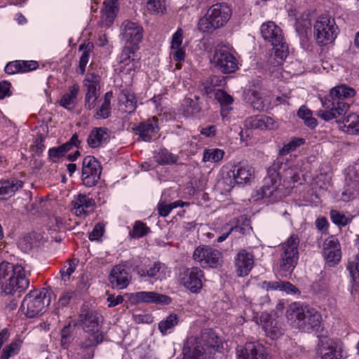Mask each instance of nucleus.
<instances>
[{
    "label": "nucleus",
    "mask_w": 359,
    "mask_h": 359,
    "mask_svg": "<svg viewBox=\"0 0 359 359\" xmlns=\"http://www.w3.org/2000/svg\"><path fill=\"white\" fill-rule=\"evenodd\" d=\"M355 91L353 88L347 87L346 85H341L331 89L330 95L322 100L323 106L327 110H320L318 116L322 119L328 121L334 118L346 115L349 104L344 100L346 98L355 95Z\"/></svg>",
    "instance_id": "f257e3e1"
},
{
    "label": "nucleus",
    "mask_w": 359,
    "mask_h": 359,
    "mask_svg": "<svg viewBox=\"0 0 359 359\" xmlns=\"http://www.w3.org/2000/svg\"><path fill=\"white\" fill-rule=\"evenodd\" d=\"M2 279L5 280V283H2V289L6 294L23 292L29 285L24 268L21 265H14L7 262L0 264V280Z\"/></svg>",
    "instance_id": "f03ea898"
},
{
    "label": "nucleus",
    "mask_w": 359,
    "mask_h": 359,
    "mask_svg": "<svg viewBox=\"0 0 359 359\" xmlns=\"http://www.w3.org/2000/svg\"><path fill=\"white\" fill-rule=\"evenodd\" d=\"M286 316L289 320L296 323L304 332H310L318 330L320 325L321 315L317 311L307 306H299L297 303L290 306Z\"/></svg>",
    "instance_id": "7ed1b4c3"
},
{
    "label": "nucleus",
    "mask_w": 359,
    "mask_h": 359,
    "mask_svg": "<svg viewBox=\"0 0 359 359\" xmlns=\"http://www.w3.org/2000/svg\"><path fill=\"white\" fill-rule=\"evenodd\" d=\"M232 11L226 3H217L212 5L205 17L198 22V29L203 32H211L224 26L231 18Z\"/></svg>",
    "instance_id": "20e7f679"
},
{
    "label": "nucleus",
    "mask_w": 359,
    "mask_h": 359,
    "mask_svg": "<svg viewBox=\"0 0 359 359\" xmlns=\"http://www.w3.org/2000/svg\"><path fill=\"white\" fill-rule=\"evenodd\" d=\"M50 302V297L46 289L34 290L25 297L21 309L27 318H35L44 313Z\"/></svg>",
    "instance_id": "39448f33"
},
{
    "label": "nucleus",
    "mask_w": 359,
    "mask_h": 359,
    "mask_svg": "<svg viewBox=\"0 0 359 359\" xmlns=\"http://www.w3.org/2000/svg\"><path fill=\"white\" fill-rule=\"evenodd\" d=\"M299 244L298 236L292 234L281 245L279 271L285 276L290 275L297 264Z\"/></svg>",
    "instance_id": "423d86ee"
},
{
    "label": "nucleus",
    "mask_w": 359,
    "mask_h": 359,
    "mask_svg": "<svg viewBox=\"0 0 359 359\" xmlns=\"http://www.w3.org/2000/svg\"><path fill=\"white\" fill-rule=\"evenodd\" d=\"M261 34L265 41L271 43L275 55L284 60L288 55V46L283 41L281 29L273 22H264L261 26Z\"/></svg>",
    "instance_id": "0eeeda50"
},
{
    "label": "nucleus",
    "mask_w": 359,
    "mask_h": 359,
    "mask_svg": "<svg viewBox=\"0 0 359 359\" xmlns=\"http://www.w3.org/2000/svg\"><path fill=\"white\" fill-rule=\"evenodd\" d=\"M337 27L334 20L327 15L318 18L314 25V36L320 45H327L332 43L337 36Z\"/></svg>",
    "instance_id": "6e6552de"
},
{
    "label": "nucleus",
    "mask_w": 359,
    "mask_h": 359,
    "mask_svg": "<svg viewBox=\"0 0 359 359\" xmlns=\"http://www.w3.org/2000/svg\"><path fill=\"white\" fill-rule=\"evenodd\" d=\"M193 259L203 268H217L223 262L222 252L209 245L196 248L193 253Z\"/></svg>",
    "instance_id": "1a4fd4ad"
},
{
    "label": "nucleus",
    "mask_w": 359,
    "mask_h": 359,
    "mask_svg": "<svg viewBox=\"0 0 359 359\" xmlns=\"http://www.w3.org/2000/svg\"><path fill=\"white\" fill-rule=\"evenodd\" d=\"M100 163L92 156H87L83 159L81 179L86 187L95 186L100 179L102 172Z\"/></svg>",
    "instance_id": "9d476101"
},
{
    "label": "nucleus",
    "mask_w": 359,
    "mask_h": 359,
    "mask_svg": "<svg viewBox=\"0 0 359 359\" xmlns=\"http://www.w3.org/2000/svg\"><path fill=\"white\" fill-rule=\"evenodd\" d=\"M79 325L85 332L101 331L100 328L103 322V317L97 311L82 308L79 316Z\"/></svg>",
    "instance_id": "9b49d317"
},
{
    "label": "nucleus",
    "mask_w": 359,
    "mask_h": 359,
    "mask_svg": "<svg viewBox=\"0 0 359 359\" xmlns=\"http://www.w3.org/2000/svg\"><path fill=\"white\" fill-rule=\"evenodd\" d=\"M211 62L215 68L224 74L234 72L238 69L237 60L225 49H216Z\"/></svg>",
    "instance_id": "f8f14e48"
},
{
    "label": "nucleus",
    "mask_w": 359,
    "mask_h": 359,
    "mask_svg": "<svg viewBox=\"0 0 359 359\" xmlns=\"http://www.w3.org/2000/svg\"><path fill=\"white\" fill-rule=\"evenodd\" d=\"M86 333L87 334L78 342V347L83 353L84 359H93L95 356V350L102 343L104 335L102 331Z\"/></svg>",
    "instance_id": "ddd939ff"
},
{
    "label": "nucleus",
    "mask_w": 359,
    "mask_h": 359,
    "mask_svg": "<svg viewBox=\"0 0 359 359\" xmlns=\"http://www.w3.org/2000/svg\"><path fill=\"white\" fill-rule=\"evenodd\" d=\"M231 172L233 178L229 175L223 181L229 182L228 187H224V190L226 191H230L235 184L243 185L250 182L254 171L250 165L238 163L233 166Z\"/></svg>",
    "instance_id": "4468645a"
},
{
    "label": "nucleus",
    "mask_w": 359,
    "mask_h": 359,
    "mask_svg": "<svg viewBox=\"0 0 359 359\" xmlns=\"http://www.w3.org/2000/svg\"><path fill=\"white\" fill-rule=\"evenodd\" d=\"M183 359H206L208 355L203 346L199 338L194 336L188 337L184 344Z\"/></svg>",
    "instance_id": "2eb2a0df"
},
{
    "label": "nucleus",
    "mask_w": 359,
    "mask_h": 359,
    "mask_svg": "<svg viewBox=\"0 0 359 359\" xmlns=\"http://www.w3.org/2000/svg\"><path fill=\"white\" fill-rule=\"evenodd\" d=\"M278 165L274 163L267 170V175L264 179L262 187V197L269 198L279 191L280 185V176L277 171Z\"/></svg>",
    "instance_id": "dca6fc26"
},
{
    "label": "nucleus",
    "mask_w": 359,
    "mask_h": 359,
    "mask_svg": "<svg viewBox=\"0 0 359 359\" xmlns=\"http://www.w3.org/2000/svg\"><path fill=\"white\" fill-rule=\"evenodd\" d=\"M203 271L198 267L194 266L187 269L181 279L183 285L194 293L200 292L203 287L202 279Z\"/></svg>",
    "instance_id": "f3484780"
},
{
    "label": "nucleus",
    "mask_w": 359,
    "mask_h": 359,
    "mask_svg": "<svg viewBox=\"0 0 359 359\" xmlns=\"http://www.w3.org/2000/svg\"><path fill=\"white\" fill-rule=\"evenodd\" d=\"M323 256L329 266L337 264L341 257L340 244L337 238L332 236L325 239L323 244Z\"/></svg>",
    "instance_id": "a211bd4d"
},
{
    "label": "nucleus",
    "mask_w": 359,
    "mask_h": 359,
    "mask_svg": "<svg viewBox=\"0 0 359 359\" xmlns=\"http://www.w3.org/2000/svg\"><path fill=\"white\" fill-rule=\"evenodd\" d=\"M337 344L327 336L319 337L318 355L316 359H342V355L337 351Z\"/></svg>",
    "instance_id": "6ab92c4d"
},
{
    "label": "nucleus",
    "mask_w": 359,
    "mask_h": 359,
    "mask_svg": "<svg viewBox=\"0 0 359 359\" xmlns=\"http://www.w3.org/2000/svg\"><path fill=\"white\" fill-rule=\"evenodd\" d=\"M123 28V37L130 46H137L141 42L143 37V28L136 22L124 21L122 24Z\"/></svg>",
    "instance_id": "aec40b11"
},
{
    "label": "nucleus",
    "mask_w": 359,
    "mask_h": 359,
    "mask_svg": "<svg viewBox=\"0 0 359 359\" xmlns=\"http://www.w3.org/2000/svg\"><path fill=\"white\" fill-rule=\"evenodd\" d=\"M235 266L238 276H248L254 266V255L245 249L241 250L236 257Z\"/></svg>",
    "instance_id": "412c9836"
},
{
    "label": "nucleus",
    "mask_w": 359,
    "mask_h": 359,
    "mask_svg": "<svg viewBox=\"0 0 359 359\" xmlns=\"http://www.w3.org/2000/svg\"><path fill=\"white\" fill-rule=\"evenodd\" d=\"M201 341L203 346L206 349V353L208 355V359L212 358L215 352L218 351L222 340L218 335L212 329H204L201 332V337H198Z\"/></svg>",
    "instance_id": "4be33fe9"
},
{
    "label": "nucleus",
    "mask_w": 359,
    "mask_h": 359,
    "mask_svg": "<svg viewBox=\"0 0 359 359\" xmlns=\"http://www.w3.org/2000/svg\"><path fill=\"white\" fill-rule=\"evenodd\" d=\"M133 298L137 303H154L168 305L171 302V298L170 297L155 292H138L133 294Z\"/></svg>",
    "instance_id": "5701e85b"
},
{
    "label": "nucleus",
    "mask_w": 359,
    "mask_h": 359,
    "mask_svg": "<svg viewBox=\"0 0 359 359\" xmlns=\"http://www.w3.org/2000/svg\"><path fill=\"white\" fill-rule=\"evenodd\" d=\"M158 130V119L155 117L140 123L135 128L136 134L145 142H150L152 136L157 133Z\"/></svg>",
    "instance_id": "b1692460"
},
{
    "label": "nucleus",
    "mask_w": 359,
    "mask_h": 359,
    "mask_svg": "<svg viewBox=\"0 0 359 359\" xmlns=\"http://www.w3.org/2000/svg\"><path fill=\"white\" fill-rule=\"evenodd\" d=\"M165 265L160 262H155L147 269L139 266H136L133 269L140 277H149L150 278H154L155 280H162V278L165 277Z\"/></svg>",
    "instance_id": "393cba45"
},
{
    "label": "nucleus",
    "mask_w": 359,
    "mask_h": 359,
    "mask_svg": "<svg viewBox=\"0 0 359 359\" xmlns=\"http://www.w3.org/2000/svg\"><path fill=\"white\" fill-rule=\"evenodd\" d=\"M245 127L249 129L271 130L275 128L272 118L265 115H257L245 119Z\"/></svg>",
    "instance_id": "a878e982"
},
{
    "label": "nucleus",
    "mask_w": 359,
    "mask_h": 359,
    "mask_svg": "<svg viewBox=\"0 0 359 359\" xmlns=\"http://www.w3.org/2000/svg\"><path fill=\"white\" fill-rule=\"evenodd\" d=\"M109 280L113 287L126 288L129 284L128 273L123 266L116 265L111 270Z\"/></svg>",
    "instance_id": "bb28decb"
},
{
    "label": "nucleus",
    "mask_w": 359,
    "mask_h": 359,
    "mask_svg": "<svg viewBox=\"0 0 359 359\" xmlns=\"http://www.w3.org/2000/svg\"><path fill=\"white\" fill-rule=\"evenodd\" d=\"M72 203L76 215L79 217L87 216L89 213L88 209L93 208L95 205V201L83 194H78Z\"/></svg>",
    "instance_id": "cd10ccee"
},
{
    "label": "nucleus",
    "mask_w": 359,
    "mask_h": 359,
    "mask_svg": "<svg viewBox=\"0 0 359 359\" xmlns=\"http://www.w3.org/2000/svg\"><path fill=\"white\" fill-rule=\"evenodd\" d=\"M111 132L107 128H95L90 133L87 142L90 148H97L106 143L110 138Z\"/></svg>",
    "instance_id": "c85d7f7f"
},
{
    "label": "nucleus",
    "mask_w": 359,
    "mask_h": 359,
    "mask_svg": "<svg viewBox=\"0 0 359 359\" xmlns=\"http://www.w3.org/2000/svg\"><path fill=\"white\" fill-rule=\"evenodd\" d=\"M23 182L16 178L0 181V200H6L22 188Z\"/></svg>",
    "instance_id": "c756f323"
},
{
    "label": "nucleus",
    "mask_w": 359,
    "mask_h": 359,
    "mask_svg": "<svg viewBox=\"0 0 359 359\" xmlns=\"http://www.w3.org/2000/svg\"><path fill=\"white\" fill-rule=\"evenodd\" d=\"M118 0H106L104 2V8L102 10V18L105 20L106 25L111 24L118 11Z\"/></svg>",
    "instance_id": "7c9ffc66"
},
{
    "label": "nucleus",
    "mask_w": 359,
    "mask_h": 359,
    "mask_svg": "<svg viewBox=\"0 0 359 359\" xmlns=\"http://www.w3.org/2000/svg\"><path fill=\"white\" fill-rule=\"evenodd\" d=\"M345 115L339 116L337 120L339 123H344V130L350 134H359V116L355 114H350L347 116Z\"/></svg>",
    "instance_id": "2f4dec72"
},
{
    "label": "nucleus",
    "mask_w": 359,
    "mask_h": 359,
    "mask_svg": "<svg viewBox=\"0 0 359 359\" xmlns=\"http://www.w3.org/2000/svg\"><path fill=\"white\" fill-rule=\"evenodd\" d=\"M226 83L225 77L223 76L213 75L208 78V79L203 82L202 86L203 90L207 95H210L212 93H215L216 90L214 88L217 86H223Z\"/></svg>",
    "instance_id": "473e14b6"
},
{
    "label": "nucleus",
    "mask_w": 359,
    "mask_h": 359,
    "mask_svg": "<svg viewBox=\"0 0 359 359\" xmlns=\"http://www.w3.org/2000/svg\"><path fill=\"white\" fill-rule=\"evenodd\" d=\"M119 100L125 105V111L131 113L135 111L137 107V100L134 94L128 90H124L121 92Z\"/></svg>",
    "instance_id": "72a5a7b5"
},
{
    "label": "nucleus",
    "mask_w": 359,
    "mask_h": 359,
    "mask_svg": "<svg viewBox=\"0 0 359 359\" xmlns=\"http://www.w3.org/2000/svg\"><path fill=\"white\" fill-rule=\"evenodd\" d=\"M113 97L112 92L109 91L106 93L104 97V101L100 108L97 110L95 117L96 118H107L109 116L111 113V99Z\"/></svg>",
    "instance_id": "f704fd0d"
},
{
    "label": "nucleus",
    "mask_w": 359,
    "mask_h": 359,
    "mask_svg": "<svg viewBox=\"0 0 359 359\" xmlns=\"http://www.w3.org/2000/svg\"><path fill=\"white\" fill-rule=\"evenodd\" d=\"M79 90V86L77 84L70 86L69 92L66 93L61 98L60 104L66 109H70L76 98Z\"/></svg>",
    "instance_id": "c9c22d12"
},
{
    "label": "nucleus",
    "mask_w": 359,
    "mask_h": 359,
    "mask_svg": "<svg viewBox=\"0 0 359 359\" xmlns=\"http://www.w3.org/2000/svg\"><path fill=\"white\" fill-rule=\"evenodd\" d=\"M252 230L250 221L245 215H241L236 219V223L234 226L231 228V231L244 235Z\"/></svg>",
    "instance_id": "e433bc0d"
},
{
    "label": "nucleus",
    "mask_w": 359,
    "mask_h": 359,
    "mask_svg": "<svg viewBox=\"0 0 359 359\" xmlns=\"http://www.w3.org/2000/svg\"><path fill=\"white\" fill-rule=\"evenodd\" d=\"M179 323V316L175 313L170 314L165 320L158 323V329L163 334H166Z\"/></svg>",
    "instance_id": "4c0bfd02"
},
{
    "label": "nucleus",
    "mask_w": 359,
    "mask_h": 359,
    "mask_svg": "<svg viewBox=\"0 0 359 359\" xmlns=\"http://www.w3.org/2000/svg\"><path fill=\"white\" fill-rule=\"evenodd\" d=\"M224 155V151L217 148L205 149L203 151V161L217 163L220 161Z\"/></svg>",
    "instance_id": "58836bf2"
},
{
    "label": "nucleus",
    "mask_w": 359,
    "mask_h": 359,
    "mask_svg": "<svg viewBox=\"0 0 359 359\" xmlns=\"http://www.w3.org/2000/svg\"><path fill=\"white\" fill-rule=\"evenodd\" d=\"M74 327L70 323L65 325L60 332V346L63 349H68L73 341Z\"/></svg>",
    "instance_id": "ea45409f"
},
{
    "label": "nucleus",
    "mask_w": 359,
    "mask_h": 359,
    "mask_svg": "<svg viewBox=\"0 0 359 359\" xmlns=\"http://www.w3.org/2000/svg\"><path fill=\"white\" fill-rule=\"evenodd\" d=\"M297 116L304 121V123L311 128L317 126V120L313 117L312 111L305 106H302L298 111Z\"/></svg>",
    "instance_id": "a19ab883"
},
{
    "label": "nucleus",
    "mask_w": 359,
    "mask_h": 359,
    "mask_svg": "<svg viewBox=\"0 0 359 359\" xmlns=\"http://www.w3.org/2000/svg\"><path fill=\"white\" fill-rule=\"evenodd\" d=\"M150 232V228L145 223L142 221H136L134 223L133 230L130 231V236L133 238H140L147 236Z\"/></svg>",
    "instance_id": "79ce46f5"
},
{
    "label": "nucleus",
    "mask_w": 359,
    "mask_h": 359,
    "mask_svg": "<svg viewBox=\"0 0 359 359\" xmlns=\"http://www.w3.org/2000/svg\"><path fill=\"white\" fill-rule=\"evenodd\" d=\"M305 140L301 137H293L289 142L284 144L282 149L279 151V154L285 156L290 152L294 151L298 147L304 144Z\"/></svg>",
    "instance_id": "37998d69"
},
{
    "label": "nucleus",
    "mask_w": 359,
    "mask_h": 359,
    "mask_svg": "<svg viewBox=\"0 0 359 359\" xmlns=\"http://www.w3.org/2000/svg\"><path fill=\"white\" fill-rule=\"evenodd\" d=\"M147 10L151 14L163 13L165 10V0H147Z\"/></svg>",
    "instance_id": "c03bdc74"
},
{
    "label": "nucleus",
    "mask_w": 359,
    "mask_h": 359,
    "mask_svg": "<svg viewBox=\"0 0 359 359\" xmlns=\"http://www.w3.org/2000/svg\"><path fill=\"white\" fill-rule=\"evenodd\" d=\"M184 104L187 106V113L189 115L194 116L198 114L201 107L199 104L198 97L195 96V99L187 97L184 99Z\"/></svg>",
    "instance_id": "a18cd8bd"
},
{
    "label": "nucleus",
    "mask_w": 359,
    "mask_h": 359,
    "mask_svg": "<svg viewBox=\"0 0 359 359\" xmlns=\"http://www.w3.org/2000/svg\"><path fill=\"white\" fill-rule=\"evenodd\" d=\"M99 97V90H95L94 86L88 89L85 98V107L88 109L95 107L97 99Z\"/></svg>",
    "instance_id": "49530a36"
},
{
    "label": "nucleus",
    "mask_w": 359,
    "mask_h": 359,
    "mask_svg": "<svg viewBox=\"0 0 359 359\" xmlns=\"http://www.w3.org/2000/svg\"><path fill=\"white\" fill-rule=\"evenodd\" d=\"M177 161V157L167 150H162L156 156V161L160 165L175 163Z\"/></svg>",
    "instance_id": "de8ad7c7"
},
{
    "label": "nucleus",
    "mask_w": 359,
    "mask_h": 359,
    "mask_svg": "<svg viewBox=\"0 0 359 359\" xmlns=\"http://www.w3.org/2000/svg\"><path fill=\"white\" fill-rule=\"evenodd\" d=\"M332 222L337 226H344L351 222V219L337 210H332L330 212Z\"/></svg>",
    "instance_id": "09e8293b"
},
{
    "label": "nucleus",
    "mask_w": 359,
    "mask_h": 359,
    "mask_svg": "<svg viewBox=\"0 0 359 359\" xmlns=\"http://www.w3.org/2000/svg\"><path fill=\"white\" fill-rule=\"evenodd\" d=\"M214 97L221 106L231 105L233 102L232 96L223 90H216L214 93Z\"/></svg>",
    "instance_id": "8fccbe9b"
},
{
    "label": "nucleus",
    "mask_w": 359,
    "mask_h": 359,
    "mask_svg": "<svg viewBox=\"0 0 359 359\" xmlns=\"http://www.w3.org/2000/svg\"><path fill=\"white\" fill-rule=\"evenodd\" d=\"M93 48V44L88 43L86 46V50L83 52V53L79 59V72L81 74H83L85 73L86 67L88 62L89 57H90V52Z\"/></svg>",
    "instance_id": "3c124183"
},
{
    "label": "nucleus",
    "mask_w": 359,
    "mask_h": 359,
    "mask_svg": "<svg viewBox=\"0 0 359 359\" xmlns=\"http://www.w3.org/2000/svg\"><path fill=\"white\" fill-rule=\"evenodd\" d=\"M276 325V321L273 320L271 321L265 323L264 325V328L267 335L272 339L277 338L282 334L281 330L278 327H277Z\"/></svg>",
    "instance_id": "603ef678"
},
{
    "label": "nucleus",
    "mask_w": 359,
    "mask_h": 359,
    "mask_svg": "<svg viewBox=\"0 0 359 359\" xmlns=\"http://www.w3.org/2000/svg\"><path fill=\"white\" fill-rule=\"evenodd\" d=\"M76 259L69 260L67 265H65L60 271L62 279L67 281L76 269Z\"/></svg>",
    "instance_id": "864d4df0"
},
{
    "label": "nucleus",
    "mask_w": 359,
    "mask_h": 359,
    "mask_svg": "<svg viewBox=\"0 0 359 359\" xmlns=\"http://www.w3.org/2000/svg\"><path fill=\"white\" fill-rule=\"evenodd\" d=\"M18 343L12 342L3 349L0 359H8L10 357L18 353Z\"/></svg>",
    "instance_id": "5fc2aeb1"
},
{
    "label": "nucleus",
    "mask_w": 359,
    "mask_h": 359,
    "mask_svg": "<svg viewBox=\"0 0 359 359\" xmlns=\"http://www.w3.org/2000/svg\"><path fill=\"white\" fill-rule=\"evenodd\" d=\"M65 155V154L60 146L52 147L48 150V158L53 163L57 162Z\"/></svg>",
    "instance_id": "6e6d98bb"
},
{
    "label": "nucleus",
    "mask_w": 359,
    "mask_h": 359,
    "mask_svg": "<svg viewBox=\"0 0 359 359\" xmlns=\"http://www.w3.org/2000/svg\"><path fill=\"white\" fill-rule=\"evenodd\" d=\"M20 73L28 72L36 69L39 67L38 62L34 60H19Z\"/></svg>",
    "instance_id": "4d7b16f0"
},
{
    "label": "nucleus",
    "mask_w": 359,
    "mask_h": 359,
    "mask_svg": "<svg viewBox=\"0 0 359 359\" xmlns=\"http://www.w3.org/2000/svg\"><path fill=\"white\" fill-rule=\"evenodd\" d=\"M84 81H86L88 83V84L87 83L86 84L87 86L88 89H90V87L94 86L95 88V90H99V89H100V87L98 85L99 76L96 74L88 73L86 76V79H85Z\"/></svg>",
    "instance_id": "13d9d810"
},
{
    "label": "nucleus",
    "mask_w": 359,
    "mask_h": 359,
    "mask_svg": "<svg viewBox=\"0 0 359 359\" xmlns=\"http://www.w3.org/2000/svg\"><path fill=\"white\" fill-rule=\"evenodd\" d=\"M251 105L253 109L261 111L263 110L265 104L263 101V99L259 97L256 93H252V97L250 98Z\"/></svg>",
    "instance_id": "bf43d9fd"
},
{
    "label": "nucleus",
    "mask_w": 359,
    "mask_h": 359,
    "mask_svg": "<svg viewBox=\"0 0 359 359\" xmlns=\"http://www.w3.org/2000/svg\"><path fill=\"white\" fill-rule=\"evenodd\" d=\"M283 280L276 281H264L262 283V287L268 290H282Z\"/></svg>",
    "instance_id": "052dcab7"
},
{
    "label": "nucleus",
    "mask_w": 359,
    "mask_h": 359,
    "mask_svg": "<svg viewBox=\"0 0 359 359\" xmlns=\"http://www.w3.org/2000/svg\"><path fill=\"white\" fill-rule=\"evenodd\" d=\"M347 269L349 270L350 274L353 279L355 278H359V257L353 262H348Z\"/></svg>",
    "instance_id": "680f3d73"
},
{
    "label": "nucleus",
    "mask_w": 359,
    "mask_h": 359,
    "mask_svg": "<svg viewBox=\"0 0 359 359\" xmlns=\"http://www.w3.org/2000/svg\"><path fill=\"white\" fill-rule=\"evenodd\" d=\"M104 233V228L100 224H97L89 233L88 238L91 241H99Z\"/></svg>",
    "instance_id": "e2e57ef3"
},
{
    "label": "nucleus",
    "mask_w": 359,
    "mask_h": 359,
    "mask_svg": "<svg viewBox=\"0 0 359 359\" xmlns=\"http://www.w3.org/2000/svg\"><path fill=\"white\" fill-rule=\"evenodd\" d=\"M20 61L15 60L7 63L4 68V71L8 74H15L20 73Z\"/></svg>",
    "instance_id": "0e129e2a"
},
{
    "label": "nucleus",
    "mask_w": 359,
    "mask_h": 359,
    "mask_svg": "<svg viewBox=\"0 0 359 359\" xmlns=\"http://www.w3.org/2000/svg\"><path fill=\"white\" fill-rule=\"evenodd\" d=\"M11 84L8 81H0V99L11 95Z\"/></svg>",
    "instance_id": "69168bd1"
},
{
    "label": "nucleus",
    "mask_w": 359,
    "mask_h": 359,
    "mask_svg": "<svg viewBox=\"0 0 359 359\" xmlns=\"http://www.w3.org/2000/svg\"><path fill=\"white\" fill-rule=\"evenodd\" d=\"M158 215L161 217H167L172 210L170 203L168 204L165 202H159L157 206Z\"/></svg>",
    "instance_id": "338daca9"
},
{
    "label": "nucleus",
    "mask_w": 359,
    "mask_h": 359,
    "mask_svg": "<svg viewBox=\"0 0 359 359\" xmlns=\"http://www.w3.org/2000/svg\"><path fill=\"white\" fill-rule=\"evenodd\" d=\"M289 294H300L299 290L288 281H284L282 285V290Z\"/></svg>",
    "instance_id": "774afa93"
}]
</instances>
